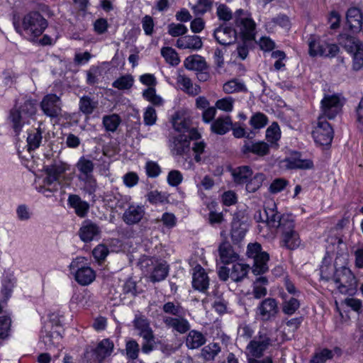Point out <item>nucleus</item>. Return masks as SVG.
I'll list each match as a JSON object with an SVG mask.
<instances>
[{
    "mask_svg": "<svg viewBox=\"0 0 363 363\" xmlns=\"http://www.w3.org/2000/svg\"><path fill=\"white\" fill-rule=\"evenodd\" d=\"M255 218L263 225V226L258 225L259 232H262L264 227L281 228V247L294 250L301 245L302 241L299 233L296 230L293 217L289 214L280 215L277 212V205L274 201L267 203L263 214L261 211L257 212Z\"/></svg>",
    "mask_w": 363,
    "mask_h": 363,
    "instance_id": "nucleus-1",
    "label": "nucleus"
},
{
    "mask_svg": "<svg viewBox=\"0 0 363 363\" xmlns=\"http://www.w3.org/2000/svg\"><path fill=\"white\" fill-rule=\"evenodd\" d=\"M47 26V20L40 13L30 12L22 18L16 29L25 39L35 42Z\"/></svg>",
    "mask_w": 363,
    "mask_h": 363,
    "instance_id": "nucleus-2",
    "label": "nucleus"
},
{
    "mask_svg": "<svg viewBox=\"0 0 363 363\" xmlns=\"http://www.w3.org/2000/svg\"><path fill=\"white\" fill-rule=\"evenodd\" d=\"M37 111L36 102L26 99L23 104L15 106L9 112L8 123L16 134H19L23 127L28 124L30 119Z\"/></svg>",
    "mask_w": 363,
    "mask_h": 363,
    "instance_id": "nucleus-3",
    "label": "nucleus"
},
{
    "mask_svg": "<svg viewBox=\"0 0 363 363\" xmlns=\"http://www.w3.org/2000/svg\"><path fill=\"white\" fill-rule=\"evenodd\" d=\"M70 169V165L62 161H55L52 164L45 167V177L43 179V184L36 186V189L44 194L47 191L57 190V185L62 183L63 174Z\"/></svg>",
    "mask_w": 363,
    "mask_h": 363,
    "instance_id": "nucleus-4",
    "label": "nucleus"
},
{
    "mask_svg": "<svg viewBox=\"0 0 363 363\" xmlns=\"http://www.w3.org/2000/svg\"><path fill=\"white\" fill-rule=\"evenodd\" d=\"M340 44L352 56V68L357 71L363 67V43L357 38L342 35Z\"/></svg>",
    "mask_w": 363,
    "mask_h": 363,
    "instance_id": "nucleus-5",
    "label": "nucleus"
},
{
    "mask_svg": "<svg viewBox=\"0 0 363 363\" xmlns=\"http://www.w3.org/2000/svg\"><path fill=\"white\" fill-rule=\"evenodd\" d=\"M86 262L85 257H77L69 265L71 272L74 274L75 280L82 286L90 284L96 278L94 269L90 267L84 266Z\"/></svg>",
    "mask_w": 363,
    "mask_h": 363,
    "instance_id": "nucleus-6",
    "label": "nucleus"
},
{
    "mask_svg": "<svg viewBox=\"0 0 363 363\" xmlns=\"http://www.w3.org/2000/svg\"><path fill=\"white\" fill-rule=\"evenodd\" d=\"M247 255L254 261L252 272L255 274L265 273L268 269L269 254L262 251V246L257 242L250 243L247 245Z\"/></svg>",
    "mask_w": 363,
    "mask_h": 363,
    "instance_id": "nucleus-7",
    "label": "nucleus"
},
{
    "mask_svg": "<svg viewBox=\"0 0 363 363\" xmlns=\"http://www.w3.org/2000/svg\"><path fill=\"white\" fill-rule=\"evenodd\" d=\"M331 279L342 294L352 293L357 287L356 278L348 267H342L337 269Z\"/></svg>",
    "mask_w": 363,
    "mask_h": 363,
    "instance_id": "nucleus-8",
    "label": "nucleus"
},
{
    "mask_svg": "<svg viewBox=\"0 0 363 363\" xmlns=\"http://www.w3.org/2000/svg\"><path fill=\"white\" fill-rule=\"evenodd\" d=\"M235 26L234 29L237 31V36L240 35L245 40H252L255 38L256 24L241 9L235 13Z\"/></svg>",
    "mask_w": 363,
    "mask_h": 363,
    "instance_id": "nucleus-9",
    "label": "nucleus"
},
{
    "mask_svg": "<svg viewBox=\"0 0 363 363\" xmlns=\"http://www.w3.org/2000/svg\"><path fill=\"white\" fill-rule=\"evenodd\" d=\"M312 135L316 143L320 145L330 144L333 138V130L323 116H319L313 125Z\"/></svg>",
    "mask_w": 363,
    "mask_h": 363,
    "instance_id": "nucleus-10",
    "label": "nucleus"
},
{
    "mask_svg": "<svg viewBox=\"0 0 363 363\" xmlns=\"http://www.w3.org/2000/svg\"><path fill=\"white\" fill-rule=\"evenodd\" d=\"M309 55L312 57L321 56L334 57L340 51L339 47L335 44L321 43L315 36L308 39Z\"/></svg>",
    "mask_w": 363,
    "mask_h": 363,
    "instance_id": "nucleus-11",
    "label": "nucleus"
},
{
    "mask_svg": "<svg viewBox=\"0 0 363 363\" xmlns=\"http://www.w3.org/2000/svg\"><path fill=\"white\" fill-rule=\"evenodd\" d=\"M342 99L337 94L325 95L321 100V115L324 118L333 119L341 111Z\"/></svg>",
    "mask_w": 363,
    "mask_h": 363,
    "instance_id": "nucleus-12",
    "label": "nucleus"
},
{
    "mask_svg": "<svg viewBox=\"0 0 363 363\" xmlns=\"http://www.w3.org/2000/svg\"><path fill=\"white\" fill-rule=\"evenodd\" d=\"M279 313L277 301L272 298H267L262 301L256 308V319L267 322L274 319Z\"/></svg>",
    "mask_w": 363,
    "mask_h": 363,
    "instance_id": "nucleus-13",
    "label": "nucleus"
},
{
    "mask_svg": "<svg viewBox=\"0 0 363 363\" xmlns=\"http://www.w3.org/2000/svg\"><path fill=\"white\" fill-rule=\"evenodd\" d=\"M271 344L272 340L268 335L259 332L258 336L251 340L247 345L246 355L260 358Z\"/></svg>",
    "mask_w": 363,
    "mask_h": 363,
    "instance_id": "nucleus-14",
    "label": "nucleus"
},
{
    "mask_svg": "<svg viewBox=\"0 0 363 363\" xmlns=\"http://www.w3.org/2000/svg\"><path fill=\"white\" fill-rule=\"evenodd\" d=\"M40 108L45 115L50 118H56L61 114V100L56 94L45 96L40 102Z\"/></svg>",
    "mask_w": 363,
    "mask_h": 363,
    "instance_id": "nucleus-15",
    "label": "nucleus"
},
{
    "mask_svg": "<svg viewBox=\"0 0 363 363\" xmlns=\"http://www.w3.org/2000/svg\"><path fill=\"white\" fill-rule=\"evenodd\" d=\"M190 142L188 135L183 134H171L169 139V147L174 155H182L189 151Z\"/></svg>",
    "mask_w": 363,
    "mask_h": 363,
    "instance_id": "nucleus-16",
    "label": "nucleus"
},
{
    "mask_svg": "<svg viewBox=\"0 0 363 363\" xmlns=\"http://www.w3.org/2000/svg\"><path fill=\"white\" fill-rule=\"evenodd\" d=\"M145 215V208L143 205L131 204L124 211L123 220L129 225L140 223Z\"/></svg>",
    "mask_w": 363,
    "mask_h": 363,
    "instance_id": "nucleus-17",
    "label": "nucleus"
},
{
    "mask_svg": "<svg viewBox=\"0 0 363 363\" xmlns=\"http://www.w3.org/2000/svg\"><path fill=\"white\" fill-rule=\"evenodd\" d=\"M214 38L218 43L223 45H229L234 43L237 39V31L226 25H222L215 29Z\"/></svg>",
    "mask_w": 363,
    "mask_h": 363,
    "instance_id": "nucleus-18",
    "label": "nucleus"
},
{
    "mask_svg": "<svg viewBox=\"0 0 363 363\" xmlns=\"http://www.w3.org/2000/svg\"><path fill=\"white\" fill-rule=\"evenodd\" d=\"M114 349V344L108 338L101 340L94 350L93 354L95 355L94 362L90 363H101L106 357L111 356Z\"/></svg>",
    "mask_w": 363,
    "mask_h": 363,
    "instance_id": "nucleus-19",
    "label": "nucleus"
},
{
    "mask_svg": "<svg viewBox=\"0 0 363 363\" xmlns=\"http://www.w3.org/2000/svg\"><path fill=\"white\" fill-rule=\"evenodd\" d=\"M100 233L101 229L99 225L90 220H84L79 230L80 239L85 242L96 239Z\"/></svg>",
    "mask_w": 363,
    "mask_h": 363,
    "instance_id": "nucleus-20",
    "label": "nucleus"
},
{
    "mask_svg": "<svg viewBox=\"0 0 363 363\" xmlns=\"http://www.w3.org/2000/svg\"><path fill=\"white\" fill-rule=\"evenodd\" d=\"M192 286L194 289L205 292L209 286V278L204 269L200 265L194 268L192 274Z\"/></svg>",
    "mask_w": 363,
    "mask_h": 363,
    "instance_id": "nucleus-21",
    "label": "nucleus"
},
{
    "mask_svg": "<svg viewBox=\"0 0 363 363\" xmlns=\"http://www.w3.org/2000/svg\"><path fill=\"white\" fill-rule=\"evenodd\" d=\"M135 328L138 334L147 342L153 340L152 330L148 320L143 315H137L133 320Z\"/></svg>",
    "mask_w": 363,
    "mask_h": 363,
    "instance_id": "nucleus-22",
    "label": "nucleus"
},
{
    "mask_svg": "<svg viewBox=\"0 0 363 363\" xmlns=\"http://www.w3.org/2000/svg\"><path fill=\"white\" fill-rule=\"evenodd\" d=\"M163 321L167 327L172 328L174 330L179 333H185L190 328L189 321L181 317V315L177 317L164 316Z\"/></svg>",
    "mask_w": 363,
    "mask_h": 363,
    "instance_id": "nucleus-23",
    "label": "nucleus"
},
{
    "mask_svg": "<svg viewBox=\"0 0 363 363\" xmlns=\"http://www.w3.org/2000/svg\"><path fill=\"white\" fill-rule=\"evenodd\" d=\"M269 147L267 143L264 142L252 143L250 141H245L242 147V152L244 154L252 152L258 156H264L269 153Z\"/></svg>",
    "mask_w": 363,
    "mask_h": 363,
    "instance_id": "nucleus-24",
    "label": "nucleus"
},
{
    "mask_svg": "<svg viewBox=\"0 0 363 363\" xmlns=\"http://www.w3.org/2000/svg\"><path fill=\"white\" fill-rule=\"evenodd\" d=\"M176 45L180 49L199 50L202 48L203 43L199 36L186 35L177 39Z\"/></svg>",
    "mask_w": 363,
    "mask_h": 363,
    "instance_id": "nucleus-25",
    "label": "nucleus"
},
{
    "mask_svg": "<svg viewBox=\"0 0 363 363\" xmlns=\"http://www.w3.org/2000/svg\"><path fill=\"white\" fill-rule=\"evenodd\" d=\"M219 259L225 264L233 263L238 259V255L235 253L228 242H223L218 247Z\"/></svg>",
    "mask_w": 363,
    "mask_h": 363,
    "instance_id": "nucleus-26",
    "label": "nucleus"
},
{
    "mask_svg": "<svg viewBox=\"0 0 363 363\" xmlns=\"http://www.w3.org/2000/svg\"><path fill=\"white\" fill-rule=\"evenodd\" d=\"M347 22L353 32L361 30L362 27V14L357 8H351L347 13Z\"/></svg>",
    "mask_w": 363,
    "mask_h": 363,
    "instance_id": "nucleus-27",
    "label": "nucleus"
},
{
    "mask_svg": "<svg viewBox=\"0 0 363 363\" xmlns=\"http://www.w3.org/2000/svg\"><path fill=\"white\" fill-rule=\"evenodd\" d=\"M67 202L68 204L74 209L78 216L83 218L86 215L89 205L86 201H82L78 195H69Z\"/></svg>",
    "mask_w": 363,
    "mask_h": 363,
    "instance_id": "nucleus-28",
    "label": "nucleus"
},
{
    "mask_svg": "<svg viewBox=\"0 0 363 363\" xmlns=\"http://www.w3.org/2000/svg\"><path fill=\"white\" fill-rule=\"evenodd\" d=\"M232 125L230 116L220 117L212 123L211 129L216 134L224 135L232 128Z\"/></svg>",
    "mask_w": 363,
    "mask_h": 363,
    "instance_id": "nucleus-29",
    "label": "nucleus"
},
{
    "mask_svg": "<svg viewBox=\"0 0 363 363\" xmlns=\"http://www.w3.org/2000/svg\"><path fill=\"white\" fill-rule=\"evenodd\" d=\"M42 123H40L37 128L30 130L28 133L27 137V146L28 150H34L38 148L42 141V134L44 132V129L41 128Z\"/></svg>",
    "mask_w": 363,
    "mask_h": 363,
    "instance_id": "nucleus-30",
    "label": "nucleus"
},
{
    "mask_svg": "<svg viewBox=\"0 0 363 363\" xmlns=\"http://www.w3.org/2000/svg\"><path fill=\"white\" fill-rule=\"evenodd\" d=\"M177 82L182 86V89L189 95L196 96L201 91L200 86L193 84L191 79L185 75L179 74L177 77Z\"/></svg>",
    "mask_w": 363,
    "mask_h": 363,
    "instance_id": "nucleus-31",
    "label": "nucleus"
},
{
    "mask_svg": "<svg viewBox=\"0 0 363 363\" xmlns=\"http://www.w3.org/2000/svg\"><path fill=\"white\" fill-rule=\"evenodd\" d=\"M172 123L174 130V133L172 134H186L189 132V128L190 127L189 121L179 113L173 116Z\"/></svg>",
    "mask_w": 363,
    "mask_h": 363,
    "instance_id": "nucleus-32",
    "label": "nucleus"
},
{
    "mask_svg": "<svg viewBox=\"0 0 363 363\" xmlns=\"http://www.w3.org/2000/svg\"><path fill=\"white\" fill-rule=\"evenodd\" d=\"M249 270L250 267L248 264L238 262L235 263L232 266L230 278L235 282L241 281L247 277Z\"/></svg>",
    "mask_w": 363,
    "mask_h": 363,
    "instance_id": "nucleus-33",
    "label": "nucleus"
},
{
    "mask_svg": "<svg viewBox=\"0 0 363 363\" xmlns=\"http://www.w3.org/2000/svg\"><path fill=\"white\" fill-rule=\"evenodd\" d=\"M169 268L166 262H157L151 272L150 279L152 282H157L164 280L168 275Z\"/></svg>",
    "mask_w": 363,
    "mask_h": 363,
    "instance_id": "nucleus-34",
    "label": "nucleus"
},
{
    "mask_svg": "<svg viewBox=\"0 0 363 363\" xmlns=\"http://www.w3.org/2000/svg\"><path fill=\"white\" fill-rule=\"evenodd\" d=\"M76 167L79 172V179L93 176L94 164L91 160L82 157L77 162Z\"/></svg>",
    "mask_w": 363,
    "mask_h": 363,
    "instance_id": "nucleus-35",
    "label": "nucleus"
},
{
    "mask_svg": "<svg viewBox=\"0 0 363 363\" xmlns=\"http://www.w3.org/2000/svg\"><path fill=\"white\" fill-rule=\"evenodd\" d=\"M290 25V21L286 16L279 15L266 22L265 27L269 32H274L277 26L285 30H289Z\"/></svg>",
    "mask_w": 363,
    "mask_h": 363,
    "instance_id": "nucleus-36",
    "label": "nucleus"
},
{
    "mask_svg": "<svg viewBox=\"0 0 363 363\" xmlns=\"http://www.w3.org/2000/svg\"><path fill=\"white\" fill-rule=\"evenodd\" d=\"M231 172L234 182L237 184L247 183L252 175V169L247 166L238 167Z\"/></svg>",
    "mask_w": 363,
    "mask_h": 363,
    "instance_id": "nucleus-37",
    "label": "nucleus"
},
{
    "mask_svg": "<svg viewBox=\"0 0 363 363\" xmlns=\"http://www.w3.org/2000/svg\"><path fill=\"white\" fill-rule=\"evenodd\" d=\"M206 342L203 335L196 330H191L186 338V345L189 349H196Z\"/></svg>",
    "mask_w": 363,
    "mask_h": 363,
    "instance_id": "nucleus-38",
    "label": "nucleus"
},
{
    "mask_svg": "<svg viewBox=\"0 0 363 363\" xmlns=\"http://www.w3.org/2000/svg\"><path fill=\"white\" fill-rule=\"evenodd\" d=\"M284 163L288 169H309L313 166L311 160L301 158H288L284 161Z\"/></svg>",
    "mask_w": 363,
    "mask_h": 363,
    "instance_id": "nucleus-39",
    "label": "nucleus"
},
{
    "mask_svg": "<svg viewBox=\"0 0 363 363\" xmlns=\"http://www.w3.org/2000/svg\"><path fill=\"white\" fill-rule=\"evenodd\" d=\"M169 194L153 190L147 193V200L152 205L169 203Z\"/></svg>",
    "mask_w": 363,
    "mask_h": 363,
    "instance_id": "nucleus-40",
    "label": "nucleus"
},
{
    "mask_svg": "<svg viewBox=\"0 0 363 363\" xmlns=\"http://www.w3.org/2000/svg\"><path fill=\"white\" fill-rule=\"evenodd\" d=\"M121 123V117L116 113L104 116L102 118L103 125L108 132L114 133Z\"/></svg>",
    "mask_w": 363,
    "mask_h": 363,
    "instance_id": "nucleus-41",
    "label": "nucleus"
},
{
    "mask_svg": "<svg viewBox=\"0 0 363 363\" xmlns=\"http://www.w3.org/2000/svg\"><path fill=\"white\" fill-rule=\"evenodd\" d=\"M268 279L265 277H259L253 283V295L255 298L264 297L267 293Z\"/></svg>",
    "mask_w": 363,
    "mask_h": 363,
    "instance_id": "nucleus-42",
    "label": "nucleus"
},
{
    "mask_svg": "<svg viewBox=\"0 0 363 363\" xmlns=\"http://www.w3.org/2000/svg\"><path fill=\"white\" fill-rule=\"evenodd\" d=\"M184 66L190 70H203L206 67V64L201 56L192 55L185 60Z\"/></svg>",
    "mask_w": 363,
    "mask_h": 363,
    "instance_id": "nucleus-43",
    "label": "nucleus"
},
{
    "mask_svg": "<svg viewBox=\"0 0 363 363\" xmlns=\"http://www.w3.org/2000/svg\"><path fill=\"white\" fill-rule=\"evenodd\" d=\"M223 90L226 94L246 91L247 88L243 82L240 79H233L225 82L223 86Z\"/></svg>",
    "mask_w": 363,
    "mask_h": 363,
    "instance_id": "nucleus-44",
    "label": "nucleus"
},
{
    "mask_svg": "<svg viewBox=\"0 0 363 363\" xmlns=\"http://www.w3.org/2000/svg\"><path fill=\"white\" fill-rule=\"evenodd\" d=\"M45 332V335H43V341L48 347L58 346L60 344L62 335L59 330H52Z\"/></svg>",
    "mask_w": 363,
    "mask_h": 363,
    "instance_id": "nucleus-45",
    "label": "nucleus"
},
{
    "mask_svg": "<svg viewBox=\"0 0 363 363\" xmlns=\"http://www.w3.org/2000/svg\"><path fill=\"white\" fill-rule=\"evenodd\" d=\"M134 83V79L130 74H125L116 79L113 83L112 86L119 90H128Z\"/></svg>",
    "mask_w": 363,
    "mask_h": 363,
    "instance_id": "nucleus-46",
    "label": "nucleus"
},
{
    "mask_svg": "<svg viewBox=\"0 0 363 363\" xmlns=\"http://www.w3.org/2000/svg\"><path fill=\"white\" fill-rule=\"evenodd\" d=\"M98 103L90 97L84 96L79 100V110L85 115L91 114L97 107Z\"/></svg>",
    "mask_w": 363,
    "mask_h": 363,
    "instance_id": "nucleus-47",
    "label": "nucleus"
},
{
    "mask_svg": "<svg viewBox=\"0 0 363 363\" xmlns=\"http://www.w3.org/2000/svg\"><path fill=\"white\" fill-rule=\"evenodd\" d=\"M161 55L165 61L172 66H177L180 62L177 52L170 47L162 48Z\"/></svg>",
    "mask_w": 363,
    "mask_h": 363,
    "instance_id": "nucleus-48",
    "label": "nucleus"
},
{
    "mask_svg": "<svg viewBox=\"0 0 363 363\" xmlns=\"http://www.w3.org/2000/svg\"><path fill=\"white\" fill-rule=\"evenodd\" d=\"M281 138V130L277 123H273L266 130V138L272 144H276Z\"/></svg>",
    "mask_w": 363,
    "mask_h": 363,
    "instance_id": "nucleus-49",
    "label": "nucleus"
},
{
    "mask_svg": "<svg viewBox=\"0 0 363 363\" xmlns=\"http://www.w3.org/2000/svg\"><path fill=\"white\" fill-rule=\"evenodd\" d=\"M143 96L147 101L155 106H160L163 104V99L156 94V90L154 87H148L145 89L143 92Z\"/></svg>",
    "mask_w": 363,
    "mask_h": 363,
    "instance_id": "nucleus-50",
    "label": "nucleus"
},
{
    "mask_svg": "<svg viewBox=\"0 0 363 363\" xmlns=\"http://www.w3.org/2000/svg\"><path fill=\"white\" fill-rule=\"evenodd\" d=\"M220 352V347L217 343H210L201 351L202 357L206 360H212Z\"/></svg>",
    "mask_w": 363,
    "mask_h": 363,
    "instance_id": "nucleus-51",
    "label": "nucleus"
},
{
    "mask_svg": "<svg viewBox=\"0 0 363 363\" xmlns=\"http://www.w3.org/2000/svg\"><path fill=\"white\" fill-rule=\"evenodd\" d=\"M265 177L262 173L256 174L253 178L246 183V189L248 192H255L262 186Z\"/></svg>",
    "mask_w": 363,
    "mask_h": 363,
    "instance_id": "nucleus-52",
    "label": "nucleus"
},
{
    "mask_svg": "<svg viewBox=\"0 0 363 363\" xmlns=\"http://www.w3.org/2000/svg\"><path fill=\"white\" fill-rule=\"evenodd\" d=\"M235 100L230 96L224 97L216 102V108L225 111L231 112L233 110Z\"/></svg>",
    "mask_w": 363,
    "mask_h": 363,
    "instance_id": "nucleus-53",
    "label": "nucleus"
},
{
    "mask_svg": "<svg viewBox=\"0 0 363 363\" xmlns=\"http://www.w3.org/2000/svg\"><path fill=\"white\" fill-rule=\"evenodd\" d=\"M140 351L139 345L133 340H130L125 344V353L128 359H135Z\"/></svg>",
    "mask_w": 363,
    "mask_h": 363,
    "instance_id": "nucleus-54",
    "label": "nucleus"
},
{
    "mask_svg": "<svg viewBox=\"0 0 363 363\" xmlns=\"http://www.w3.org/2000/svg\"><path fill=\"white\" fill-rule=\"evenodd\" d=\"M333 351L328 349H323L314 354L311 360V363H325L328 359L333 358Z\"/></svg>",
    "mask_w": 363,
    "mask_h": 363,
    "instance_id": "nucleus-55",
    "label": "nucleus"
},
{
    "mask_svg": "<svg viewBox=\"0 0 363 363\" xmlns=\"http://www.w3.org/2000/svg\"><path fill=\"white\" fill-rule=\"evenodd\" d=\"M211 0H198L197 4L191 7L196 15H203L211 9Z\"/></svg>",
    "mask_w": 363,
    "mask_h": 363,
    "instance_id": "nucleus-56",
    "label": "nucleus"
},
{
    "mask_svg": "<svg viewBox=\"0 0 363 363\" xmlns=\"http://www.w3.org/2000/svg\"><path fill=\"white\" fill-rule=\"evenodd\" d=\"M17 78L18 74L13 70L6 69L0 77V81L7 87L13 84Z\"/></svg>",
    "mask_w": 363,
    "mask_h": 363,
    "instance_id": "nucleus-57",
    "label": "nucleus"
},
{
    "mask_svg": "<svg viewBox=\"0 0 363 363\" xmlns=\"http://www.w3.org/2000/svg\"><path fill=\"white\" fill-rule=\"evenodd\" d=\"M268 122L267 117L261 113H257L252 116L250 121V125L255 129L264 128Z\"/></svg>",
    "mask_w": 363,
    "mask_h": 363,
    "instance_id": "nucleus-58",
    "label": "nucleus"
},
{
    "mask_svg": "<svg viewBox=\"0 0 363 363\" xmlns=\"http://www.w3.org/2000/svg\"><path fill=\"white\" fill-rule=\"evenodd\" d=\"M167 28L168 33L172 37L185 35L188 31L187 27L181 23H170Z\"/></svg>",
    "mask_w": 363,
    "mask_h": 363,
    "instance_id": "nucleus-59",
    "label": "nucleus"
},
{
    "mask_svg": "<svg viewBox=\"0 0 363 363\" xmlns=\"http://www.w3.org/2000/svg\"><path fill=\"white\" fill-rule=\"evenodd\" d=\"M102 74V69L99 67L92 66L87 71L86 81L89 84H94L98 82L99 77Z\"/></svg>",
    "mask_w": 363,
    "mask_h": 363,
    "instance_id": "nucleus-60",
    "label": "nucleus"
},
{
    "mask_svg": "<svg viewBox=\"0 0 363 363\" xmlns=\"http://www.w3.org/2000/svg\"><path fill=\"white\" fill-rule=\"evenodd\" d=\"M89 294L86 291H78L74 294L72 297L71 301L73 303H76L77 305L84 307L87 305L88 299L89 298Z\"/></svg>",
    "mask_w": 363,
    "mask_h": 363,
    "instance_id": "nucleus-61",
    "label": "nucleus"
},
{
    "mask_svg": "<svg viewBox=\"0 0 363 363\" xmlns=\"http://www.w3.org/2000/svg\"><path fill=\"white\" fill-rule=\"evenodd\" d=\"M299 306V301L295 298H291L289 300L284 302L282 310L285 314L292 315Z\"/></svg>",
    "mask_w": 363,
    "mask_h": 363,
    "instance_id": "nucleus-62",
    "label": "nucleus"
},
{
    "mask_svg": "<svg viewBox=\"0 0 363 363\" xmlns=\"http://www.w3.org/2000/svg\"><path fill=\"white\" fill-rule=\"evenodd\" d=\"M109 253V250L105 245L99 244L92 251V255L97 262L104 261Z\"/></svg>",
    "mask_w": 363,
    "mask_h": 363,
    "instance_id": "nucleus-63",
    "label": "nucleus"
},
{
    "mask_svg": "<svg viewBox=\"0 0 363 363\" xmlns=\"http://www.w3.org/2000/svg\"><path fill=\"white\" fill-rule=\"evenodd\" d=\"M16 213L18 219L21 221L28 220L32 216V212L30 208L25 204L19 205L16 208Z\"/></svg>",
    "mask_w": 363,
    "mask_h": 363,
    "instance_id": "nucleus-64",
    "label": "nucleus"
}]
</instances>
